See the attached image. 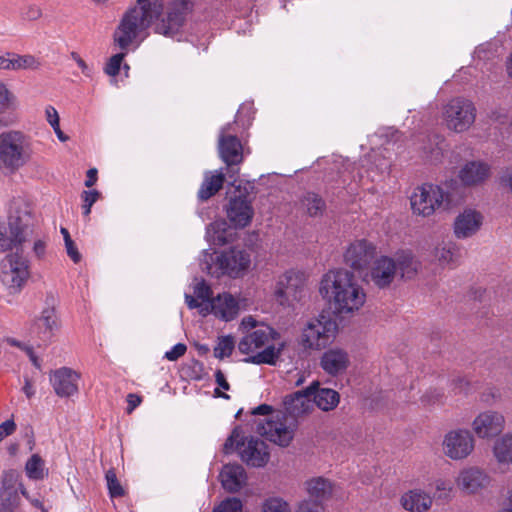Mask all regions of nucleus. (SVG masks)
Segmentation results:
<instances>
[{"mask_svg":"<svg viewBox=\"0 0 512 512\" xmlns=\"http://www.w3.org/2000/svg\"><path fill=\"white\" fill-rule=\"evenodd\" d=\"M319 293L338 314H352L366 302V293L354 274L346 269L325 273L319 284Z\"/></svg>","mask_w":512,"mask_h":512,"instance_id":"obj_1","label":"nucleus"},{"mask_svg":"<svg viewBox=\"0 0 512 512\" xmlns=\"http://www.w3.org/2000/svg\"><path fill=\"white\" fill-rule=\"evenodd\" d=\"M241 325L251 330L238 343L239 351L249 355L245 361L258 365H276L286 346L280 334L269 325L257 324L251 316L243 318Z\"/></svg>","mask_w":512,"mask_h":512,"instance_id":"obj_2","label":"nucleus"},{"mask_svg":"<svg viewBox=\"0 0 512 512\" xmlns=\"http://www.w3.org/2000/svg\"><path fill=\"white\" fill-rule=\"evenodd\" d=\"M34 217L30 203L23 198L11 201L8 219L0 222V252L22 246L34 234Z\"/></svg>","mask_w":512,"mask_h":512,"instance_id":"obj_3","label":"nucleus"},{"mask_svg":"<svg viewBox=\"0 0 512 512\" xmlns=\"http://www.w3.org/2000/svg\"><path fill=\"white\" fill-rule=\"evenodd\" d=\"M34 155L31 137L21 130L0 133V171L12 175L26 166Z\"/></svg>","mask_w":512,"mask_h":512,"instance_id":"obj_4","label":"nucleus"},{"mask_svg":"<svg viewBox=\"0 0 512 512\" xmlns=\"http://www.w3.org/2000/svg\"><path fill=\"white\" fill-rule=\"evenodd\" d=\"M160 15L157 7L146 8L136 5L122 17L114 34V41L121 49H127L132 42L141 36Z\"/></svg>","mask_w":512,"mask_h":512,"instance_id":"obj_5","label":"nucleus"},{"mask_svg":"<svg viewBox=\"0 0 512 512\" xmlns=\"http://www.w3.org/2000/svg\"><path fill=\"white\" fill-rule=\"evenodd\" d=\"M160 15L157 7L146 8L136 5L122 17L114 34V41L121 49H127L132 42L141 36Z\"/></svg>","mask_w":512,"mask_h":512,"instance_id":"obj_6","label":"nucleus"},{"mask_svg":"<svg viewBox=\"0 0 512 512\" xmlns=\"http://www.w3.org/2000/svg\"><path fill=\"white\" fill-rule=\"evenodd\" d=\"M160 15L157 7L146 8L136 5L122 17L114 34V41L121 49H127L132 42L141 36Z\"/></svg>","mask_w":512,"mask_h":512,"instance_id":"obj_7","label":"nucleus"},{"mask_svg":"<svg viewBox=\"0 0 512 512\" xmlns=\"http://www.w3.org/2000/svg\"><path fill=\"white\" fill-rule=\"evenodd\" d=\"M234 450L247 465L253 467H263L269 461L267 445L258 438L245 436L240 428H235L223 445L226 454Z\"/></svg>","mask_w":512,"mask_h":512,"instance_id":"obj_8","label":"nucleus"},{"mask_svg":"<svg viewBox=\"0 0 512 512\" xmlns=\"http://www.w3.org/2000/svg\"><path fill=\"white\" fill-rule=\"evenodd\" d=\"M202 265V269L212 276L238 277L249 268L250 257L246 252L237 249L223 251L220 254L205 253Z\"/></svg>","mask_w":512,"mask_h":512,"instance_id":"obj_9","label":"nucleus"},{"mask_svg":"<svg viewBox=\"0 0 512 512\" xmlns=\"http://www.w3.org/2000/svg\"><path fill=\"white\" fill-rule=\"evenodd\" d=\"M410 206L413 214L429 217L437 210H448L451 207V195L438 185L423 184L413 190Z\"/></svg>","mask_w":512,"mask_h":512,"instance_id":"obj_10","label":"nucleus"},{"mask_svg":"<svg viewBox=\"0 0 512 512\" xmlns=\"http://www.w3.org/2000/svg\"><path fill=\"white\" fill-rule=\"evenodd\" d=\"M14 249L0 264V282L10 294H18L30 276L29 261L23 255L22 246Z\"/></svg>","mask_w":512,"mask_h":512,"instance_id":"obj_11","label":"nucleus"},{"mask_svg":"<svg viewBox=\"0 0 512 512\" xmlns=\"http://www.w3.org/2000/svg\"><path fill=\"white\" fill-rule=\"evenodd\" d=\"M336 332L337 324L329 316L312 318L302 328L300 345L306 350H321L334 340Z\"/></svg>","mask_w":512,"mask_h":512,"instance_id":"obj_12","label":"nucleus"},{"mask_svg":"<svg viewBox=\"0 0 512 512\" xmlns=\"http://www.w3.org/2000/svg\"><path fill=\"white\" fill-rule=\"evenodd\" d=\"M441 119L448 130L462 133L474 124L476 108L470 100L455 97L442 106Z\"/></svg>","mask_w":512,"mask_h":512,"instance_id":"obj_13","label":"nucleus"},{"mask_svg":"<svg viewBox=\"0 0 512 512\" xmlns=\"http://www.w3.org/2000/svg\"><path fill=\"white\" fill-rule=\"evenodd\" d=\"M185 302L190 309H199V313L202 316L213 314L224 321L233 320L240 311L238 300L230 293L219 294L208 304L199 303L191 295L185 294Z\"/></svg>","mask_w":512,"mask_h":512,"instance_id":"obj_14","label":"nucleus"},{"mask_svg":"<svg viewBox=\"0 0 512 512\" xmlns=\"http://www.w3.org/2000/svg\"><path fill=\"white\" fill-rule=\"evenodd\" d=\"M295 424L282 413H276L257 424V432L269 441L286 447L294 437Z\"/></svg>","mask_w":512,"mask_h":512,"instance_id":"obj_15","label":"nucleus"},{"mask_svg":"<svg viewBox=\"0 0 512 512\" xmlns=\"http://www.w3.org/2000/svg\"><path fill=\"white\" fill-rule=\"evenodd\" d=\"M441 446L446 457L456 461L463 460L473 452L475 440L468 429L456 428L444 435Z\"/></svg>","mask_w":512,"mask_h":512,"instance_id":"obj_16","label":"nucleus"},{"mask_svg":"<svg viewBox=\"0 0 512 512\" xmlns=\"http://www.w3.org/2000/svg\"><path fill=\"white\" fill-rule=\"evenodd\" d=\"M60 328L55 307L47 306L37 315L29 325V335L39 341V345L47 346L51 343L55 333Z\"/></svg>","mask_w":512,"mask_h":512,"instance_id":"obj_17","label":"nucleus"},{"mask_svg":"<svg viewBox=\"0 0 512 512\" xmlns=\"http://www.w3.org/2000/svg\"><path fill=\"white\" fill-rule=\"evenodd\" d=\"M188 10V1H173L167 6L165 13H160L156 18H159V21L155 25V31L165 36H173L183 26Z\"/></svg>","mask_w":512,"mask_h":512,"instance_id":"obj_18","label":"nucleus"},{"mask_svg":"<svg viewBox=\"0 0 512 512\" xmlns=\"http://www.w3.org/2000/svg\"><path fill=\"white\" fill-rule=\"evenodd\" d=\"M473 433L480 439H491L505 428V417L495 410L480 412L471 423Z\"/></svg>","mask_w":512,"mask_h":512,"instance_id":"obj_19","label":"nucleus"},{"mask_svg":"<svg viewBox=\"0 0 512 512\" xmlns=\"http://www.w3.org/2000/svg\"><path fill=\"white\" fill-rule=\"evenodd\" d=\"M226 213L229 221L235 228H244L251 223L254 209L247 195L239 192L238 195L230 198L226 207Z\"/></svg>","mask_w":512,"mask_h":512,"instance_id":"obj_20","label":"nucleus"},{"mask_svg":"<svg viewBox=\"0 0 512 512\" xmlns=\"http://www.w3.org/2000/svg\"><path fill=\"white\" fill-rule=\"evenodd\" d=\"M483 221L484 216L481 212L466 208L456 216L453 223V233L457 239L470 238L478 233Z\"/></svg>","mask_w":512,"mask_h":512,"instance_id":"obj_21","label":"nucleus"},{"mask_svg":"<svg viewBox=\"0 0 512 512\" xmlns=\"http://www.w3.org/2000/svg\"><path fill=\"white\" fill-rule=\"evenodd\" d=\"M462 258L461 248L452 240L438 242L431 251V261L445 269L456 268Z\"/></svg>","mask_w":512,"mask_h":512,"instance_id":"obj_22","label":"nucleus"},{"mask_svg":"<svg viewBox=\"0 0 512 512\" xmlns=\"http://www.w3.org/2000/svg\"><path fill=\"white\" fill-rule=\"evenodd\" d=\"M375 255V247L366 240H357L349 245L344 260L347 265L355 270L365 268Z\"/></svg>","mask_w":512,"mask_h":512,"instance_id":"obj_23","label":"nucleus"},{"mask_svg":"<svg viewBox=\"0 0 512 512\" xmlns=\"http://www.w3.org/2000/svg\"><path fill=\"white\" fill-rule=\"evenodd\" d=\"M231 125L223 127L219 138V152L221 159L228 165H237L243 160V149L240 140L228 133Z\"/></svg>","mask_w":512,"mask_h":512,"instance_id":"obj_24","label":"nucleus"},{"mask_svg":"<svg viewBox=\"0 0 512 512\" xmlns=\"http://www.w3.org/2000/svg\"><path fill=\"white\" fill-rule=\"evenodd\" d=\"M396 276L395 260L387 256H381L376 259L370 269V273L366 275L378 288L388 287Z\"/></svg>","mask_w":512,"mask_h":512,"instance_id":"obj_25","label":"nucleus"},{"mask_svg":"<svg viewBox=\"0 0 512 512\" xmlns=\"http://www.w3.org/2000/svg\"><path fill=\"white\" fill-rule=\"evenodd\" d=\"M487 474L476 467L463 469L456 478V486L466 494H475L489 485Z\"/></svg>","mask_w":512,"mask_h":512,"instance_id":"obj_26","label":"nucleus"},{"mask_svg":"<svg viewBox=\"0 0 512 512\" xmlns=\"http://www.w3.org/2000/svg\"><path fill=\"white\" fill-rule=\"evenodd\" d=\"M350 365L348 352L339 347H333L325 351L320 358L321 368L331 376L344 373Z\"/></svg>","mask_w":512,"mask_h":512,"instance_id":"obj_27","label":"nucleus"},{"mask_svg":"<svg viewBox=\"0 0 512 512\" xmlns=\"http://www.w3.org/2000/svg\"><path fill=\"white\" fill-rule=\"evenodd\" d=\"M491 175L490 165L480 160L465 163L458 174L464 186H478L483 184Z\"/></svg>","mask_w":512,"mask_h":512,"instance_id":"obj_28","label":"nucleus"},{"mask_svg":"<svg viewBox=\"0 0 512 512\" xmlns=\"http://www.w3.org/2000/svg\"><path fill=\"white\" fill-rule=\"evenodd\" d=\"M314 386L288 395L284 399L286 412L293 418L308 414L313 409L312 394Z\"/></svg>","mask_w":512,"mask_h":512,"instance_id":"obj_29","label":"nucleus"},{"mask_svg":"<svg viewBox=\"0 0 512 512\" xmlns=\"http://www.w3.org/2000/svg\"><path fill=\"white\" fill-rule=\"evenodd\" d=\"M79 374L69 368L56 370L51 376L55 393L60 397H69L77 393Z\"/></svg>","mask_w":512,"mask_h":512,"instance_id":"obj_30","label":"nucleus"},{"mask_svg":"<svg viewBox=\"0 0 512 512\" xmlns=\"http://www.w3.org/2000/svg\"><path fill=\"white\" fill-rule=\"evenodd\" d=\"M16 95L4 83L0 82V128L9 127L18 122Z\"/></svg>","mask_w":512,"mask_h":512,"instance_id":"obj_31","label":"nucleus"},{"mask_svg":"<svg viewBox=\"0 0 512 512\" xmlns=\"http://www.w3.org/2000/svg\"><path fill=\"white\" fill-rule=\"evenodd\" d=\"M304 490L310 499L324 504L334 495L336 485L328 478L317 476L304 482Z\"/></svg>","mask_w":512,"mask_h":512,"instance_id":"obj_32","label":"nucleus"},{"mask_svg":"<svg viewBox=\"0 0 512 512\" xmlns=\"http://www.w3.org/2000/svg\"><path fill=\"white\" fill-rule=\"evenodd\" d=\"M303 281L297 272L289 271L284 274L279 282L277 294L288 304L298 301L301 298Z\"/></svg>","mask_w":512,"mask_h":512,"instance_id":"obj_33","label":"nucleus"},{"mask_svg":"<svg viewBox=\"0 0 512 512\" xmlns=\"http://www.w3.org/2000/svg\"><path fill=\"white\" fill-rule=\"evenodd\" d=\"M220 480L225 490L237 492L246 484L247 475L240 464H227L220 472Z\"/></svg>","mask_w":512,"mask_h":512,"instance_id":"obj_34","label":"nucleus"},{"mask_svg":"<svg viewBox=\"0 0 512 512\" xmlns=\"http://www.w3.org/2000/svg\"><path fill=\"white\" fill-rule=\"evenodd\" d=\"M2 487L0 496L14 503L18 498V492L28 498L27 492L20 481V474L15 470L5 471L2 475Z\"/></svg>","mask_w":512,"mask_h":512,"instance_id":"obj_35","label":"nucleus"},{"mask_svg":"<svg viewBox=\"0 0 512 512\" xmlns=\"http://www.w3.org/2000/svg\"><path fill=\"white\" fill-rule=\"evenodd\" d=\"M401 505L410 512H426L432 506V498L420 489H413L402 495Z\"/></svg>","mask_w":512,"mask_h":512,"instance_id":"obj_36","label":"nucleus"},{"mask_svg":"<svg viewBox=\"0 0 512 512\" xmlns=\"http://www.w3.org/2000/svg\"><path fill=\"white\" fill-rule=\"evenodd\" d=\"M418 149L426 161L437 163L443 156L444 139L440 135H429L423 137Z\"/></svg>","mask_w":512,"mask_h":512,"instance_id":"obj_37","label":"nucleus"},{"mask_svg":"<svg viewBox=\"0 0 512 512\" xmlns=\"http://www.w3.org/2000/svg\"><path fill=\"white\" fill-rule=\"evenodd\" d=\"M310 386H314L312 394V403L323 411H330L339 404V393L330 388H320L318 382H313Z\"/></svg>","mask_w":512,"mask_h":512,"instance_id":"obj_38","label":"nucleus"},{"mask_svg":"<svg viewBox=\"0 0 512 512\" xmlns=\"http://www.w3.org/2000/svg\"><path fill=\"white\" fill-rule=\"evenodd\" d=\"M225 175L222 171H210L204 175V180L198 191L201 200H207L215 195L223 186Z\"/></svg>","mask_w":512,"mask_h":512,"instance_id":"obj_39","label":"nucleus"},{"mask_svg":"<svg viewBox=\"0 0 512 512\" xmlns=\"http://www.w3.org/2000/svg\"><path fill=\"white\" fill-rule=\"evenodd\" d=\"M493 454L501 465H510L512 463V434H505L495 441Z\"/></svg>","mask_w":512,"mask_h":512,"instance_id":"obj_40","label":"nucleus"},{"mask_svg":"<svg viewBox=\"0 0 512 512\" xmlns=\"http://www.w3.org/2000/svg\"><path fill=\"white\" fill-rule=\"evenodd\" d=\"M395 263L396 272L399 271L402 277L412 278L419 268V262L409 252L398 254Z\"/></svg>","mask_w":512,"mask_h":512,"instance_id":"obj_41","label":"nucleus"},{"mask_svg":"<svg viewBox=\"0 0 512 512\" xmlns=\"http://www.w3.org/2000/svg\"><path fill=\"white\" fill-rule=\"evenodd\" d=\"M227 223L224 220H216L207 227L206 236L214 245H224L227 242Z\"/></svg>","mask_w":512,"mask_h":512,"instance_id":"obj_42","label":"nucleus"},{"mask_svg":"<svg viewBox=\"0 0 512 512\" xmlns=\"http://www.w3.org/2000/svg\"><path fill=\"white\" fill-rule=\"evenodd\" d=\"M302 205L306 210L307 214H309L310 216L321 215L326 208L323 199L319 195L311 192L307 193L304 196L302 200Z\"/></svg>","mask_w":512,"mask_h":512,"instance_id":"obj_43","label":"nucleus"},{"mask_svg":"<svg viewBox=\"0 0 512 512\" xmlns=\"http://www.w3.org/2000/svg\"><path fill=\"white\" fill-rule=\"evenodd\" d=\"M25 471H26L27 476L30 479H34V480L43 479L47 475V472L44 467V461L37 454H33L28 459V461L25 465Z\"/></svg>","mask_w":512,"mask_h":512,"instance_id":"obj_44","label":"nucleus"},{"mask_svg":"<svg viewBox=\"0 0 512 512\" xmlns=\"http://www.w3.org/2000/svg\"><path fill=\"white\" fill-rule=\"evenodd\" d=\"M40 61L33 55H19L12 53V70H37Z\"/></svg>","mask_w":512,"mask_h":512,"instance_id":"obj_45","label":"nucleus"},{"mask_svg":"<svg viewBox=\"0 0 512 512\" xmlns=\"http://www.w3.org/2000/svg\"><path fill=\"white\" fill-rule=\"evenodd\" d=\"M262 512H291V506L281 497H270L264 501Z\"/></svg>","mask_w":512,"mask_h":512,"instance_id":"obj_46","label":"nucleus"},{"mask_svg":"<svg viewBox=\"0 0 512 512\" xmlns=\"http://www.w3.org/2000/svg\"><path fill=\"white\" fill-rule=\"evenodd\" d=\"M29 239L33 240L32 252L34 256L38 259H42L46 254L47 244L49 241L48 236L43 233H38L34 230L33 236H31Z\"/></svg>","mask_w":512,"mask_h":512,"instance_id":"obj_47","label":"nucleus"},{"mask_svg":"<svg viewBox=\"0 0 512 512\" xmlns=\"http://www.w3.org/2000/svg\"><path fill=\"white\" fill-rule=\"evenodd\" d=\"M235 346L234 338L232 336H225L219 339L216 347L214 348V356L223 359L231 355Z\"/></svg>","mask_w":512,"mask_h":512,"instance_id":"obj_48","label":"nucleus"},{"mask_svg":"<svg viewBox=\"0 0 512 512\" xmlns=\"http://www.w3.org/2000/svg\"><path fill=\"white\" fill-rule=\"evenodd\" d=\"M194 299L199 303L208 304L214 298L212 297V290L204 281H199L194 285L193 288Z\"/></svg>","mask_w":512,"mask_h":512,"instance_id":"obj_49","label":"nucleus"},{"mask_svg":"<svg viewBox=\"0 0 512 512\" xmlns=\"http://www.w3.org/2000/svg\"><path fill=\"white\" fill-rule=\"evenodd\" d=\"M106 481L111 497H121L124 495V490L118 481L116 474L113 470H108L106 473Z\"/></svg>","mask_w":512,"mask_h":512,"instance_id":"obj_50","label":"nucleus"},{"mask_svg":"<svg viewBox=\"0 0 512 512\" xmlns=\"http://www.w3.org/2000/svg\"><path fill=\"white\" fill-rule=\"evenodd\" d=\"M325 506L322 502L312 499H304L300 501L295 509V512H324Z\"/></svg>","mask_w":512,"mask_h":512,"instance_id":"obj_51","label":"nucleus"},{"mask_svg":"<svg viewBox=\"0 0 512 512\" xmlns=\"http://www.w3.org/2000/svg\"><path fill=\"white\" fill-rule=\"evenodd\" d=\"M81 198L83 200V214L88 216L91 212L92 205L98 200L99 192L96 190L91 191H83L81 194Z\"/></svg>","mask_w":512,"mask_h":512,"instance_id":"obj_52","label":"nucleus"},{"mask_svg":"<svg viewBox=\"0 0 512 512\" xmlns=\"http://www.w3.org/2000/svg\"><path fill=\"white\" fill-rule=\"evenodd\" d=\"M242 503L237 498H229L223 501L213 512H241Z\"/></svg>","mask_w":512,"mask_h":512,"instance_id":"obj_53","label":"nucleus"},{"mask_svg":"<svg viewBox=\"0 0 512 512\" xmlns=\"http://www.w3.org/2000/svg\"><path fill=\"white\" fill-rule=\"evenodd\" d=\"M21 16L28 21H35L42 17V10L38 5L29 4L22 9Z\"/></svg>","mask_w":512,"mask_h":512,"instance_id":"obj_54","label":"nucleus"},{"mask_svg":"<svg viewBox=\"0 0 512 512\" xmlns=\"http://www.w3.org/2000/svg\"><path fill=\"white\" fill-rule=\"evenodd\" d=\"M124 58L123 53H119L111 57L108 64L106 65L105 72L110 76H115L119 73L122 60Z\"/></svg>","mask_w":512,"mask_h":512,"instance_id":"obj_55","label":"nucleus"},{"mask_svg":"<svg viewBox=\"0 0 512 512\" xmlns=\"http://www.w3.org/2000/svg\"><path fill=\"white\" fill-rule=\"evenodd\" d=\"M433 486L439 498L446 497L452 489L451 482L444 479L435 480Z\"/></svg>","mask_w":512,"mask_h":512,"instance_id":"obj_56","label":"nucleus"},{"mask_svg":"<svg viewBox=\"0 0 512 512\" xmlns=\"http://www.w3.org/2000/svg\"><path fill=\"white\" fill-rule=\"evenodd\" d=\"M187 350V347L183 343H178L172 347L171 350L165 353V358L169 361H176L180 357H182Z\"/></svg>","mask_w":512,"mask_h":512,"instance_id":"obj_57","label":"nucleus"},{"mask_svg":"<svg viewBox=\"0 0 512 512\" xmlns=\"http://www.w3.org/2000/svg\"><path fill=\"white\" fill-rule=\"evenodd\" d=\"M452 386L457 393H466L470 383L465 377L458 376L452 380Z\"/></svg>","mask_w":512,"mask_h":512,"instance_id":"obj_58","label":"nucleus"},{"mask_svg":"<svg viewBox=\"0 0 512 512\" xmlns=\"http://www.w3.org/2000/svg\"><path fill=\"white\" fill-rule=\"evenodd\" d=\"M45 116L47 122L51 125V127L57 126L60 122L59 114L53 106L46 107Z\"/></svg>","mask_w":512,"mask_h":512,"instance_id":"obj_59","label":"nucleus"},{"mask_svg":"<svg viewBox=\"0 0 512 512\" xmlns=\"http://www.w3.org/2000/svg\"><path fill=\"white\" fill-rule=\"evenodd\" d=\"M16 429V425L13 420H6L0 424V441L8 435L12 434Z\"/></svg>","mask_w":512,"mask_h":512,"instance_id":"obj_60","label":"nucleus"},{"mask_svg":"<svg viewBox=\"0 0 512 512\" xmlns=\"http://www.w3.org/2000/svg\"><path fill=\"white\" fill-rule=\"evenodd\" d=\"M65 248H66V252L68 254V256L75 262H79L80 261V258H81V255L80 253L78 252L77 250V247L75 245V243L73 242V240H69L65 243Z\"/></svg>","mask_w":512,"mask_h":512,"instance_id":"obj_61","label":"nucleus"},{"mask_svg":"<svg viewBox=\"0 0 512 512\" xmlns=\"http://www.w3.org/2000/svg\"><path fill=\"white\" fill-rule=\"evenodd\" d=\"M215 381H216L217 385L219 386V388H222L224 390H229L230 385H229L228 381L226 380L224 373L221 370H217L215 372Z\"/></svg>","mask_w":512,"mask_h":512,"instance_id":"obj_62","label":"nucleus"},{"mask_svg":"<svg viewBox=\"0 0 512 512\" xmlns=\"http://www.w3.org/2000/svg\"><path fill=\"white\" fill-rule=\"evenodd\" d=\"M128 413H131L141 403V397L136 394H129L127 396Z\"/></svg>","mask_w":512,"mask_h":512,"instance_id":"obj_63","label":"nucleus"},{"mask_svg":"<svg viewBox=\"0 0 512 512\" xmlns=\"http://www.w3.org/2000/svg\"><path fill=\"white\" fill-rule=\"evenodd\" d=\"M271 411H272V407L271 406H269L267 404H262V405L256 407L252 411V414H254V415H263V416H267V418H269L272 415Z\"/></svg>","mask_w":512,"mask_h":512,"instance_id":"obj_64","label":"nucleus"}]
</instances>
